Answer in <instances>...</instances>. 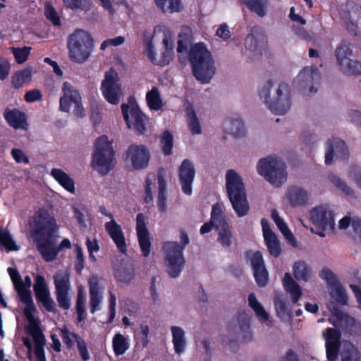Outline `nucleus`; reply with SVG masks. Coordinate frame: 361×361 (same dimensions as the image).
<instances>
[{
	"label": "nucleus",
	"mask_w": 361,
	"mask_h": 361,
	"mask_svg": "<svg viewBox=\"0 0 361 361\" xmlns=\"http://www.w3.org/2000/svg\"><path fill=\"white\" fill-rule=\"evenodd\" d=\"M4 118L10 127L18 130H27L29 127L27 115L17 108H6L4 112Z\"/></svg>",
	"instance_id": "5701e85b"
},
{
	"label": "nucleus",
	"mask_w": 361,
	"mask_h": 361,
	"mask_svg": "<svg viewBox=\"0 0 361 361\" xmlns=\"http://www.w3.org/2000/svg\"><path fill=\"white\" fill-rule=\"evenodd\" d=\"M349 20L357 28H361V6L355 4L349 11Z\"/></svg>",
	"instance_id": "4d7b16f0"
},
{
	"label": "nucleus",
	"mask_w": 361,
	"mask_h": 361,
	"mask_svg": "<svg viewBox=\"0 0 361 361\" xmlns=\"http://www.w3.org/2000/svg\"><path fill=\"white\" fill-rule=\"evenodd\" d=\"M64 6L73 11L87 12L92 8L91 0H62Z\"/></svg>",
	"instance_id": "37998d69"
},
{
	"label": "nucleus",
	"mask_w": 361,
	"mask_h": 361,
	"mask_svg": "<svg viewBox=\"0 0 361 361\" xmlns=\"http://www.w3.org/2000/svg\"><path fill=\"white\" fill-rule=\"evenodd\" d=\"M252 13L259 17H264L267 13V0H240Z\"/></svg>",
	"instance_id": "58836bf2"
},
{
	"label": "nucleus",
	"mask_w": 361,
	"mask_h": 361,
	"mask_svg": "<svg viewBox=\"0 0 361 361\" xmlns=\"http://www.w3.org/2000/svg\"><path fill=\"white\" fill-rule=\"evenodd\" d=\"M333 297L336 302L342 305H348V298L346 291L340 283H336L334 286V295Z\"/></svg>",
	"instance_id": "bf43d9fd"
},
{
	"label": "nucleus",
	"mask_w": 361,
	"mask_h": 361,
	"mask_svg": "<svg viewBox=\"0 0 361 361\" xmlns=\"http://www.w3.org/2000/svg\"><path fill=\"white\" fill-rule=\"evenodd\" d=\"M75 252L76 256L74 261V268L75 271L80 274L85 266V258L82 250L78 245H75Z\"/></svg>",
	"instance_id": "13d9d810"
},
{
	"label": "nucleus",
	"mask_w": 361,
	"mask_h": 361,
	"mask_svg": "<svg viewBox=\"0 0 361 361\" xmlns=\"http://www.w3.org/2000/svg\"><path fill=\"white\" fill-rule=\"evenodd\" d=\"M187 114L190 118L189 127L190 132L192 135H198L202 133V128L196 115L195 111L192 106L188 107L187 109Z\"/></svg>",
	"instance_id": "603ef678"
},
{
	"label": "nucleus",
	"mask_w": 361,
	"mask_h": 361,
	"mask_svg": "<svg viewBox=\"0 0 361 361\" xmlns=\"http://www.w3.org/2000/svg\"><path fill=\"white\" fill-rule=\"evenodd\" d=\"M284 290L290 294L293 303H297L302 294L300 286L293 279L289 273H286L283 279Z\"/></svg>",
	"instance_id": "7c9ffc66"
},
{
	"label": "nucleus",
	"mask_w": 361,
	"mask_h": 361,
	"mask_svg": "<svg viewBox=\"0 0 361 361\" xmlns=\"http://www.w3.org/2000/svg\"><path fill=\"white\" fill-rule=\"evenodd\" d=\"M224 129L227 134L238 138L245 135V129L243 121L239 118H230L224 123Z\"/></svg>",
	"instance_id": "2f4dec72"
},
{
	"label": "nucleus",
	"mask_w": 361,
	"mask_h": 361,
	"mask_svg": "<svg viewBox=\"0 0 361 361\" xmlns=\"http://www.w3.org/2000/svg\"><path fill=\"white\" fill-rule=\"evenodd\" d=\"M54 283L59 306L65 310L70 309L71 302L68 294L71 288V282L68 274L63 272L55 274Z\"/></svg>",
	"instance_id": "4468645a"
},
{
	"label": "nucleus",
	"mask_w": 361,
	"mask_h": 361,
	"mask_svg": "<svg viewBox=\"0 0 361 361\" xmlns=\"http://www.w3.org/2000/svg\"><path fill=\"white\" fill-rule=\"evenodd\" d=\"M13 54L16 61L21 64L27 61L30 54V48L24 47L23 48H13Z\"/></svg>",
	"instance_id": "052dcab7"
},
{
	"label": "nucleus",
	"mask_w": 361,
	"mask_h": 361,
	"mask_svg": "<svg viewBox=\"0 0 361 361\" xmlns=\"http://www.w3.org/2000/svg\"><path fill=\"white\" fill-rule=\"evenodd\" d=\"M273 86L271 80L259 92L260 99L267 105L269 109L278 115H283L288 111L291 106L290 87L285 82H281L276 90V97L270 100V90Z\"/></svg>",
	"instance_id": "423d86ee"
},
{
	"label": "nucleus",
	"mask_w": 361,
	"mask_h": 361,
	"mask_svg": "<svg viewBox=\"0 0 361 361\" xmlns=\"http://www.w3.org/2000/svg\"><path fill=\"white\" fill-rule=\"evenodd\" d=\"M162 42L164 46V51L161 53L160 61L158 63L155 62V54L152 51V45L149 47V58L153 63L164 66L169 64L173 60L174 56V43L173 41L168 39L166 35L164 36Z\"/></svg>",
	"instance_id": "cd10ccee"
},
{
	"label": "nucleus",
	"mask_w": 361,
	"mask_h": 361,
	"mask_svg": "<svg viewBox=\"0 0 361 361\" xmlns=\"http://www.w3.org/2000/svg\"><path fill=\"white\" fill-rule=\"evenodd\" d=\"M158 183V195L157 206L161 212H165L167 209L166 206V181L161 173L157 176Z\"/></svg>",
	"instance_id": "72a5a7b5"
},
{
	"label": "nucleus",
	"mask_w": 361,
	"mask_h": 361,
	"mask_svg": "<svg viewBox=\"0 0 361 361\" xmlns=\"http://www.w3.org/2000/svg\"><path fill=\"white\" fill-rule=\"evenodd\" d=\"M16 290L18 293L20 301L25 305L23 314L27 322L37 320L33 314L36 311V306L34 304L32 297L30 287L32 286V279L30 276H25L24 280L21 279Z\"/></svg>",
	"instance_id": "9b49d317"
},
{
	"label": "nucleus",
	"mask_w": 361,
	"mask_h": 361,
	"mask_svg": "<svg viewBox=\"0 0 361 361\" xmlns=\"http://www.w3.org/2000/svg\"><path fill=\"white\" fill-rule=\"evenodd\" d=\"M150 159L149 149L143 145H130L126 152V159L131 163L135 170L147 167Z\"/></svg>",
	"instance_id": "ddd939ff"
},
{
	"label": "nucleus",
	"mask_w": 361,
	"mask_h": 361,
	"mask_svg": "<svg viewBox=\"0 0 361 361\" xmlns=\"http://www.w3.org/2000/svg\"><path fill=\"white\" fill-rule=\"evenodd\" d=\"M32 70L26 68L16 72L11 78V85L15 89H19L24 83L31 80Z\"/></svg>",
	"instance_id": "a19ab883"
},
{
	"label": "nucleus",
	"mask_w": 361,
	"mask_h": 361,
	"mask_svg": "<svg viewBox=\"0 0 361 361\" xmlns=\"http://www.w3.org/2000/svg\"><path fill=\"white\" fill-rule=\"evenodd\" d=\"M112 346L116 356L123 355L129 348L126 338L121 334H116L113 338Z\"/></svg>",
	"instance_id": "c03bdc74"
},
{
	"label": "nucleus",
	"mask_w": 361,
	"mask_h": 361,
	"mask_svg": "<svg viewBox=\"0 0 361 361\" xmlns=\"http://www.w3.org/2000/svg\"><path fill=\"white\" fill-rule=\"evenodd\" d=\"M261 224L264 241L270 255L274 257H278L281 252V250L276 235L271 230L266 219L263 218L261 220Z\"/></svg>",
	"instance_id": "b1692460"
},
{
	"label": "nucleus",
	"mask_w": 361,
	"mask_h": 361,
	"mask_svg": "<svg viewBox=\"0 0 361 361\" xmlns=\"http://www.w3.org/2000/svg\"><path fill=\"white\" fill-rule=\"evenodd\" d=\"M274 304L276 314L280 317H283L288 314L287 303L281 298H275Z\"/></svg>",
	"instance_id": "69168bd1"
},
{
	"label": "nucleus",
	"mask_w": 361,
	"mask_h": 361,
	"mask_svg": "<svg viewBox=\"0 0 361 361\" xmlns=\"http://www.w3.org/2000/svg\"><path fill=\"white\" fill-rule=\"evenodd\" d=\"M329 178L333 185L344 194L351 197L354 196L355 192L353 189L348 185L347 183L338 176L335 174H331Z\"/></svg>",
	"instance_id": "8fccbe9b"
},
{
	"label": "nucleus",
	"mask_w": 361,
	"mask_h": 361,
	"mask_svg": "<svg viewBox=\"0 0 361 361\" xmlns=\"http://www.w3.org/2000/svg\"><path fill=\"white\" fill-rule=\"evenodd\" d=\"M62 91L63 96L67 97L72 100L73 103L77 104V108H80V101L81 97L79 92L75 87L68 82H64L63 84Z\"/></svg>",
	"instance_id": "de8ad7c7"
},
{
	"label": "nucleus",
	"mask_w": 361,
	"mask_h": 361,
	"mask_svg": "<svg viewBox=\"0 0 361 361\" xmlns=\"http://www.w3.org/2000/svg\"><path fill=\"white\" fill-rule=\"evenodd\" d=\"M118 73L113 68L106 71L101 83V91L104 98L111 104L119 103L121 86L119 84Z\"/></svg>",
	"instance_id": "9d476101"
},
{
	"label": "nucleus",
	"mask_w": 361,
	"mask_h": 361,
	"mask_svg": "<svg viewBox=\"0 0 361 361\" xmlns=\"http://www.w3.org/2000/svg\"><path fill=\"white\" fill-rule=\"evenodd\" d=\"M216 231H218L217 241L223 247H230L232 244L233 235L228 223L216 226Z\"/></svg>",
	"instance_id": "4c0bfd02"
},
{
	"label": "nucleus",
	"mask_w": 361,
	"mask_h": 361,
	"mask_svg": "<svg viewBox=\"0 0 361 361\" xmlns=\"http://www.w3.org/2000/svg\"><path fill=\"white\" fill-rule=\"evenodd\" d=\"M249 306L254 310L255 314L261 320L267 321L269 319V314L266 312L263 305L258 301L255 293H251L248 295Z\"/></svg>",
	"instance_id": "79ce46f5"
},
{
	"label": "nucleus",
	"mask_w": 361,
	"mask_h": 361,
	"mask_svg": "<svg viewBox=\"0 0 361 361\" xmlns=\"http://www.w3.org/2000/svg\"><path fill=\"white\" fill-rule=\"evenodd\" d=\"M268 42L267 36L264 30L259 27H252L251 32L248 34L245 40L246 49L257 55H262Z\"/></svg>",
	"instance_id": "aec40b11"
},
{
	"label": "nucleus",
	"mask_w": 361,
	"mask_h": 361,
	"mask_svg": "<svg viewBox=\"0 0 361 361\" xmlns=\"http://www.w3.org/2000/svg\"><path fill=\"white\" fill-rule=\"evenodd\" d=\"M60 333L63 342L68 349H71L74 345L73 341V338L75 340L76 342L80 338H82L78 334H75V332H71L65 326L60 329Z\"/></svg>",
	"instance_id": "864d4df0"
},
{
	"label": "nucleus",
	"mask_w": 361,
	"mask_h": 361,
	"mask_svg": "<svg viewBox=\"0 0 361 361\" xmlns=\"http://www.w3.org/2000/svg\"><path fill=\"white\" fill-rule=\"evenodd\" d=\"M31 237L37 250L47 262H53L65 248L70 249L71 243L64 238L59 245L56 243V233L59 230L56 219L47 209H39L30 223Z\"/></svg>",
	"instance_id": "f257e3e1"
},
{
	"label": "nucleus",
	"mask_w": 361,
	"mask_h": 361,
	"mask_svg": "<svg viewBox=\"0 0 361 361\" xmlns=\"http://www.w3.org/2000/svg\"><path fill=\"white\" fill-rule=\"evenodd\" d=\"M210 219L216 222L217 226L228 223L221 204L216 203L212 206Z\"/></svg>",
	"instance_id": "5fc2aeb1"
},
{
	"label": "nucleus",
	"mask_w": 361,
	"mask_h": 361,
	"mask_svg": "<svg viewBox=\"0 0 361 361\" xmlns=\"http://www.w3.org/2000/svg\"><path fill=\"white\" fill-rule=\"evenodd\" d=\"M33 290L37 303L41 304L48 312L56 311V303L51 297L47 283L43 276H35Z\"/></svg>",
	"instance_id": "f8f14e48"
},
{
	"label": "nucleus",
	"mask_w": 361,
	"mask_h": 361,
	"mask_svg": "<svg viewBox=\"0 0 361 361\" xmlns=\"http://www.w3.org/2000/svg\"><path fill=\"white\" fill-rule=\"evenodd\" d=\"M154 2L164 12H178L183 8L180 0H154Z\"/></svg>",
	"instance_id": "49530a36"
},
{
	"label": "nucleus",
	"mask_w": 361,
	"mask_h": 361,
	"mask_svg": "<svg viewBox=\"0 0 361 361\" xmlns=\"http://www.w3.org/2000/svg\"><path fill=\"white\" fill-rule=\"evenodd\" d=\"M146 102L151 110L159 111L163 106V102L159 89L153 86L146 94Z\"/></svg>",
	"instance_id": "e433bc0d"
},
{
	"label": "nucleus",
	"mask_w": 361,
	"mask_h": 361,
	"mask_svg": "<svg viewBox=\"0 0 361 361\" xmlns=\"http://www.w3.org/2000/svg\"><path fill=\"white\" fill-rule=\"evenodd\" d=\"M310 219L312 224L322 231H333L335 228L334 214L323 206L311 209Z\"/></svg>",
	"instance_id": "6ab92c4d"
},
{
	"label": "nucleus",
	"mask_w": 361,
	"mask_h": 361,
	"mask_svg": "<svg viewBox=\"0 0 361 361\" xmlns=\"http://www.w3.org/2000/svg\"><path fill=\"white\" fill-rule=\"evenodd\" d=\"M0 245L7 251L18 250V247L7 230L0 229Z\"/></svg>",
	"instance_id": "3c124183"
},
{
	"label": "nucleus",
	"mask_w": 361,
	"mask_h": 361,
	"mask_svg": "<svg viewBox=\"0 0 361 361\" xmlns=\"http://www.w3.org/2000/svg\"><path fill=\"white\" fill-rule=\"evenodd\" d=\"M286 198L293 207H305L308 203L309 193L300 186L292 185L286 192Z\"/></svg>",
	"instance_id": "a878e982"
},
{
	"label": "nucleus",
	"mask_w": 361,
	"mask_h": 361,
	"mask_svg": "<svg viewBox=\"0 0 361 361\" xmlns=\"http://www.w3.org/2000/svg\"><path fill=\"white\" fill-rule=\"evenodd\" d=\"M293 274L298 281H307L311 277V269L304 261L296 262L293 267Z\"/></svg>",
	"instance_id": "ea45409f"
},
{
	"label": "nucleus",
	"mask_w": 361,
	"mask_h": 361,
	"mask_svg": "<svg viewBox=\"0 0 361 361\" xmlns=\"http://www.w3.org/2000/svg\"><path fill=\"white\" fill-rule=\"evenodd\" d=\"M25 329L27 333L32 336L35 343V354L37 361H47L44 353L46 339L39 322L37 320L28 322Z\"/></svg>",
	"instance_id": "f3484780"
},
{
	"label": "nucleus",
	"mask_w": 361,
	"mask_h": 361,
	"mask_svg": "<svg viewBox=\"0 0 361 361\" xmlns=\"http://www.w3.org/2000/svg\"><path fill=\"white\" fill-rule=\"evenodd\" d=\"M226 193L232 207L238 217L248 214L250 206L247 200L245 186L242 177L233 169L226 173Z\"/></svg>",
	"instance_id": "7ed1b4c3"
},
{
	"label": "nucleus",
	"mask_w": 361,
	"mask_h": 361,
	"mask_svg": "<svg viewBox=\"0 0 361 361\" xmlns=\"http://www.w3.org/2000/svg\"><path fill=\"white\" fill-rule=\"evenodd\" d=\"M145 216L138 213L136 216V232L142 254L147 257L150 255L152 243L147 228Z\"/></svg>",
	"instance_id": "412c9836"
},
{
	"label": "nucleus",
	"mask_w": 361,
	"mask_h": 361,
	"mask_svg": "<svg viewBox=\"0 0 361 361\" xmlns=\"http://www.w3.org/2000/svg\"><path fill=\"white\" fill-rule=\"evenodd\" d=\"M88 285L90 288V312L91 313H94L97 310H99V305L102 300L98 276H92L88 279Z\"/></svg>",
	"instance_id": "bb28decb"
},
{
	"label": "nucleus",
	"mask_w": 361,
	"mask_h": 361,
	"mask_svg": "<svg viewBox=\"0 0 361 361\" xmlns=\"http://www.w3.org/2000/svg\"><path fill=\"white\" fill-rule=\"evenodd\" d=\"M238 321L239 323V328L242 331L241 341L247 343L252 340V336L250 331V318L247 314L245 312H238Z\"/></svg>",
	"instance_id": "f704fd0d"
},
{
	"label": "nucleus",
	"mask_w": 361,
	"mask_h": 361,
	"mask_svg": "<svg viewBox=\"0 0 361 361\" xmlns=\"http://www.w3.org/2000/svg\"><path fill=\"white\" fill-rule=\"evenodd\" d=\"M257 169L259 175L274 185L279 187L287 180L285 163L273 156L259 159Z\"/></svg>",
	"instance_id": "6e6552de"
},
{
	"label": "nucleus",
	"mask_w": 361,
	"mask_h": 361,
	"mask_svg": "<svg viewBox=\"0 0 361 361\" xmlns=\"http://www.w3.org/2000/svg\"><path fill=\"white\" fill-rule=\"evenodd\" d=\"M341 357V361H361V353L351 343L345 344Z\"/></svg>",
	"instance_id": "a18cd8bd"
},
{
	"label": "nucleus",
	"mask_w": 361,
	"mask_h": 361,
	"mask_svg": "<svg viewBox=\"0 0 361 361\" xmlns=\"http://www.w3.org/2000/svg\"><path fill=\"white\" fill-rule=\"evenodd\" d=\"M171 329L174 350L177 354H180L185 350L186 345L184 331L182 328L176 326H173Z\"/></svg>",
	"instance_id": "c9c22d12"
},
{
	"label": "nucleus",
	"mask_w": 361,
	"mask_h": 361,
	"mask_svg": "<svg viewBox=\"0 0 361 361\" xmlns=\"http://www.w3.org/2000/svg\"><path fill=\"white\" fill-rule=\"evenodd\" d=\"M161 150L164 155H170L173 147V137L170 131L166 130L160 136Z\"/></svg>",
	"instance_id": "09e8293b"
},
{
	"label": "nucleus",
	"mask_w": 361,
	"mask_h": 361,
	"mask_svg": "<svg viewBox=\"0 0 361 361\" xmlns=\"http://www.w3.org/2000/svg\"><path fill=\"white\" fill-rule=\"evenodd\" d=\"M94 47V39L87 31L78 29L68 36L67 49L72 62L81 64L87 61Z\"/></svg>",
	"instance_id": "20e7f679"
},
{
	"label": "nucleus",
	"mask_w": 361,
	"mask_h": 361,
	"mask_svg": "<svg viewBox=\"0 0 361 361\" xmlns=\"http://www.w3.org/2000/svg\"><path fill=\"white\" fill-rule=\"evenodd\" d=\"M51 175L64 189L74 193L75 190L74 180L62 169H53Z\"/></svg>",
	"instance_id": "473e14b6"
},
{
	"label": "nucleus",
	"mask_w": 361,
	"mask_h": 361,
	"mask_svg": "<svg viewBox=\"0 0 361 361\" xmlns=\"http://www.w3.org/2000/svg\"><path fill=\"white\" fill-rule=\"evenodd\" d=\"M336 159L345 161L348 160L349 152L345 142L339 138L332 137L326 142L325 153V164L330 165L333 162L334 157Z\"/></svg>",
	"instance_id": "dca6fc26"
},
{
	"label": "nucleus",
	"mask_w": 361,
	"mask_h": 361,
	"mask_svg": "<svg viewBox=\"0 0 361 361\" xmlns=\"http://www.w3.org/2000/svg\"><path fill=\"white\" fill-rule=\"evenodd\" d=\"M114 277L118 281L129 283L134 279L135 270L131 263H121L114 267Z\"/></svg>",
	"instance_id": "c756f323"
},
{
	"label": "nucleus",
	"mask_w": 361,
	"mask_h": 361,
	"mask_svg": "<svg viewBox=\"0 0 361 361\" xmlns=\"http://www.w3.org/2000/svg\"><path fill=\"white\" fill-rule=\"evenodd\" d=\"M44 14L47 19L51 21L54 26L61 25L60 17L52 6H46Z\"/></svg>",
	"instance_id": "680f3d73"
},
{
	"label": "nucleus",
	"mask_w": 361,
	"mask_h": 361,
	"mask_svg": "<svg viewBox=\"0 0 361 361\" xmlns=\"http://www.w3.org/2000/svg\"><path fill=\"white\" fill-rule=\"evenodd\" d=\"M250 264L257 284L259 287L266 286L269 282V273L265 267L263 256L260 251H256L252 254Z\"/></svg>",
	"instance_id": "4be33fe9"
},
{
	"label": "nucleus",
	"mask_w": 361,
	"mask_h": 361,
	"mask_svg": "<svg viewBox=\"0 0 361 361\" xmlns=\"http://www.w3.org/2000/svg\"><path fill=\"white\" fill-rule=\"evenodd\" d=\"M177 52L180 63L186 62V54L190 62L192 73L197 80L202 84L209 83L216 73V67L212 53L204 42L193 44L188 53V43L183 39L177 42Z\"/></svg>",
	"instance_id": "f03ea898"
},
{
	"label": "nucleus",
	"mask_w": 361,
	"mask_h": 361,
	"mask_svg": "<svg viewBox=\"0 0 361 361\" xmlns=\"http://www.w3.org/2000/svg\"><path fill=\"white\" fill-rule=\"evenodd\" d=\"M11 65L8 60L2 56H0V80H5L10 73Z\"/></svg>",
	"instance_id": "338daca9"
},
{
	"label": "nucleus",
	"mask_w": 361,
	"mask_h": 361,
	"mask_svg": "<svg viewBox=\"0 0 361 361\" xmlns=\"http://www.w3.org/2000/svg\"><path fill=\"white\" fill-rule=\"evenodd\" d=\"M195 176V169L193 163L188 159L183 160L178 167V180L183 192L186 195L192 193V183Z\"/></svg>",
	"instance_id": "a211bd4d"
},
{
	"label": "nucleus",
	"mask_w": 361,
	"mask_h": 361,
	"mask_svg": "<svg viewBox=\"0 0 361 361\" xmlns=\"http://www.w3.org/2000/svg\"><path fill=\"white\" fill-rule=\"evenodd\" d=\"M130 114L133 119V128L136 134L137 135H143L147 130V116L135 103L132 104Z\"/></svg>",
	"instance_id": "c85d7f7f"
},
{
	"label": "nucleus",
	"mask_w": 361,
	"mask_h": 361,
	"mask_svg": "<svg viewBox=\"0 0 361 361\" xmlns=\"http://www.w3.org/2000/svg\"><path fill=\"white\" fill-rule=\"evenodd\" d=\"M115 151L112 142L106 135L99 137L94 143V149L92 155V167L99 174L105 176L114 167Z\"/></svg>",
	"instance_id": "0eeeda50"
},
{
	"label": "nucleus",
	"mask_w": 361,
	"mask_h": 361,
	"mask_svg": "<svg viewBox=\"0 0 361 361\" xmlns=\"http://www.w3.org/2000/svg\"><path fill=\"white\" fill-rule=\"evenodd\" d=\"M350 176L355 181L357 186L361 188V167L357 165L351 166Z\"/></svg>",
	"instance_id": "774afa93"
},
{
	"label": "nucleus",
	"mask_w": 361,
	"mask_h": 361,
	"mask_svg": "<svg viewBox=\"0 0 361 361\" xmlns=\"http://www.w3.org/2000/svg\"><path fill=\"white\" fill-rule=\"evenodd\" d=\"M319 276L325 279L329 285L334 286L339 283L334 273L329 268H323L319 272Z\"/></svg>",
	"instance_id": "0e129e2a"
},
{
	"label": "nucleus",
	"mask_w": 361,
	"mask_h": 361,
	"mask_svg": "<svg viewBox=\"0 0 361 361\" xmlns=\"http://www.w3.org/2000/svg\"><path fill=\"white\" fill-rule=\"evenodd\" d=\"M341 343H325L326 357L329 361H335L338 356Z\"/></svg>",
	"instance_id": "e2e57ef3"
},
{
	"label": "nucleus",
	"mask_w": 361,
	"mask_h": 361,
	"mask_svg": "<svg viewBox=\"0 0 361 361\" xmlns=\"http://www.w3.org/2000/svg\"><path fill=\"white\" fill-rule=\"evenodd\" d=\"M325 343H341V334L339 329L329 327L323 331Z\"/></svg>",
	"instance_id": "6e6d98bb"
},
{
	"label": "nucleus",
	"mask_w": 361,
	"mask_h": 361,
	"mask_svg": "<svg viewBox=\"0 0 361 361\" xmlns=\"http://www.w3.org/2000/svg\"><path fill=\"white\" fill-rule=\"evenodd\" d=\"M321 81V74L316 67H305L298 75L296 82L303 90L309 89L310 94L316 93Z\"/></svg>",
	"instance_id": "2eb2a0df"
},
{
	"label": "nucleus",
	"mask_w": 361,
	"mask_h": 361,
	"mask_svg": "<svg viewBox=\"0 0 361 361\" xmlns=\"http://www.w3.org/2000/svg\"><path fill=\"white\" fill-rule=\"evenodd\" d=\"M181 245L177 242H166L163 245L165 254V262L167 267V273L172 278L180 275L183 271L185 260L183 256L185 247L190 243L188 234L183 231H180Z\"/></svg>",
	"instance_id": "39448f33"
},
{
	"label": "nucleus",
	"mask_w": 361,
	"mask_h": 361,
	"mask_svg": "<svg viewBox=\"0 0 361 361\" xmlns=\"http://www.w3.org/2000/svg\"><path fill=\"white\" fill-rule=\"evenodd\" d=\"M104 227L106 231L116 245L117 249L121 253H126L127 251V245L121 226L117 224L115 220H112L106 222Z\"/></svg>",
	"instance_id": "393cba45"
},
{
	"label": "nucleus",
	"mask_w": 361,
	"mask_h": 361,
	"mask_svg": "<svg viewBox=\"0 0 361 361\" xmlns=\"http://www.w3.org/2000/svg\"><path fill=\"white\" fill-rule=\"evenodd\" d=\"M337 63L343 74L358 75L361 74V62L350 59L353 56L351 44L343 41L335 50Z\"/></svg>",
	"instance_id": "1a4fd4ad"
}]
</instances>
